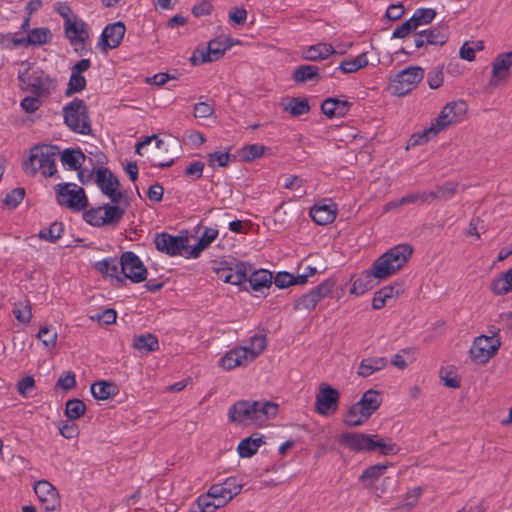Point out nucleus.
Wrapping results in <instances>:
<instances>
[{"mask_svg":"<svg viewBox=\"0 0 512 512\" xmlns=\"http://www.w3.org/2000/svg\"><path fill=\"white\" fill-rule=\"evenodd\" d=\"M278 405L272 401H249L240 400L234 403L228 411L231 422L244 426L262 424L276 416Z\"/></svg>","mask_w":512,"mask_h":512,"instance_id":"nucleus-1","label":"nucleus"},{"mask_svg":"<svg viewBox=\"0 0 512 512\" xmlns=\"http://www.w3.org/2000/svg\"><path fill=\"white\" fill-rule=\"evenodd\" d=\"M59 148L55 145H36L30 151V156L23 162L22 168L26 174L35 175L38 171L44 177H52L57 172L56 156Z\"/></svg>","mask_w":512,"mask_h":512,"instance_id":"nucleus-2","label":"nucleus"},{"mask_svg":"<svg viewBox=\"0 0 512 512\" xmlns=\"http://www.w3.org/2000/svg\"><path fill=\"white\" fill-rule=\"evenodd\" d=\"M413 248L409 244H399L379 256L374 261L376 279H387L403 268L412 256Z\"/></svg>","mask_w":512,"mask_h":512,"instance_id":"nucleus-3","label":"nucleus"},{"mask_svg":"<svg viewBox=\"0 0 512 512\" xmlns=\"http://www.w3.org/2000/svg\"><path fill=\"white\" fill-rule=\"evenodd\" d=\"M64 123L75 133L90 135L92 132L88 107L84 100L75 98L64 106Z\"/></svg>","mask_w":512,"mask_h":512,"instance_id":"nucleus-4","label":"nucleus"},{"mask_svg":"<svg viewBox=\"0 0 512 512\" xmlns=\"http://www.w3.org/2000/svg\"><path fill=\"white\" fill-rule=\"evenodd\" d=\"M424 78V69L409 66L390 79L389 89L393 95L404 96L417 87Z\"/></svg>","mask_w":512,"mask_h":512,"instance_id":"nucleus-5","label":"nucleus"},{"mask_svg":"<svg viewBox=\"0 0 512 512\" xmlns=\"http://www.w3.org/2000/svg\"><path fill=\"white\" fill-rule=\"evenodd\" d=\"M56 198L59 205L73 211H81L88 206L85 190L74 183L57 184Z\"/></svg>","mask_w":512,"mask_h":512,"instance_id":"nucleus-6","label":"nucleus"},{"mask_svg":"<svg viewBox=\"0 0 512 512\" xmlns=\"http://www.w3.org/2000/svg\"><path fill=\"white\" fill-rule=\"evenodd\" d=\"M251 269V264L231 258L221 261L215 268V273L218 279L225 283L240 285L246 282L247 274Z\"/></svg>","mask_w":512,"mask_h":512,"instance_id":"nucleus-7","label":"nucleus"},{"mask_svg":"<svg viewBox=\"0 0 512 512\" xmlns=\"http://www.w3.org/2000/svg\"><path fill=\"white\" fill-rule=\"evenodd\" d=\"M119 264L124 281L129 279L133 283H141L147 278V269L141 259L132 251L122 253Z\"/></svg>","mask_w":512,"mask_h":512,"instance_id":"nucleus-8","label":"nucleus"},{"mask_svg":"<svg viewBox=\"0 0 512 512\" xmlns=\"http://www.w3.org/2000/svg\"><path fill=\"white\" fill-rule=\"evenodd\" d=\"M500 339H494L487 335L477 336L470 348V356L478 364L487 363L499 350Z\"/></svg>","mask_w":512,"mask_h":512,"instance_id":"nucleus-9","label":"nucleus"},{"mask_svg":"<svg viewBox=\"0 0 512 512\" xmlns=\"http://www.w3.org/2000/svg\"><path fill=\"white\" fill-rule=\"evenodd\" d=\"M335 285L332 279H326L310 292L303 294L294 302L295 311H311L327 295H329Z\"/></svg>","mask_w":512,"mask_h":512,"instance_id":"nucleus-10","label":"nucleus"},{"mask_svg":"<svg viewBox=\"0 0 512 512\" xmlns=\"http://www.w3.org/2000/svg\"><path fill=\"white\" fill-rule=\"evenodd\" d=\"M156 249L168 256L182 255L184 250L189 248L188 237L174 236L167 232L157 233L154 237Z\"/></svg>","mask_w":512,"mask_h":512,"instance_id":"nucleus-11","label":"nucleus"},{"mask_svg":"<svg viewBox=\"0 0 512 512\" xmlns=\"http://www.w3.org/2000/svg\"><path fill=\"white\" fill-rule=\"evenodd\" d=\"M467 103L464 100H457L447 103L441 113L433 122L440 131L444 130L451 124L462 121L467 113Z\"/></svg>","mask_w":512,"mask_h":512,"instance_id":"nucleus-12","label":"nucleus"},{"mask_svg":"<svg viewBox=\"0 0 512 512\" xmlns=\"http://www.w3.org/2000/svg\"><path fill=\"white\" fill-rule=\"evenodd\" d=\"M95 175V182L101 192L108 196L112 203H119L123 199V193L119 190L118 178L108 168H99Z\"/></svg>","mask_w":512,"mask_h":512,"instance_id":"nucleus-13","label":"nucleus"},{"mask_svg":"<svg viewBox=\"0 0 512 512\" xmlns=\"http://www.w3.org/2000/svg\"><path fill=\"white\" fill-rule=\"evenodd\" d=\"M340 394L329 384L321 383L315 399V411L320 415L334 414L338 409Z\"/></svg>","mask_w":512,"mask_h":512,"instance_id":"nucleus-14","label":"nucleus"},{"mask_svg":"<svg viewBox=\"0 0 512 512\" xmlns=\"http://www.w3.org/2000/svg\"><path fill=\"white\" fill-rule=\"evenodd\" d=\"M449 39L447 25L441 24L431 29L420 30L414 34V44L417 49L428 45L443 46Z\"/></svg>","mask_w":512,"mask_h":512,"instance_id":"nucleus-15","label":"nucleus"},{"mask_svg":"<svg viewBox=\"0 0 512 512\" xmlns=\"http://www.w3.org/2000/svg\"><path fill=\"white\" fill-rule=\"evenodd\" d=\"M231 44H224L223 40L215 38L209 41L207 49H196L190 58L193 65H200L207 62H214L223 57Z\"/></svg>","mask_w":512,"mask_h":512,"instance_id":"nucleus-16","label":"nucleus"},{"mask_svg":"<svg viewBox=\"0 0 512 512\" xmlns=\"http://www.w3.org/2000/svg\"><path fill=\"white\" fill-rule=\"evenodd\" d=\"M34 491L45 511H55L60 506L58 491L50 482L46 480L37 481L34 484Z\"/></svg>","mask_w":512,"mask_h":512,"instance_id":"nucleus-17","label":"nucleus"},{"mask_svg":"<svg viewBox=\"0 0 512 512\" xmlns=\"http://www.w3.org/2000/svg\"><path fill=\"white\" fill-rule=\"evenodd\" d=\"M241 485L237 483L235 478H227L221 484H215L210 487V495L215 500H219L220 505H226L241 491Z\"/></svg>","mask_w":512,"mask_h":512,"instance_id":"nucleus-18","label":"nucleus"},{"mask_svg":"<svg viewBox=\"0 0 512 512\" xmlns=\"http://www.w3.org/2000/svg\"><path fill=\"white\" fill-rule=\"evenodd\" d=\"M125 31V25L120 21L108 24L101 34L98 45L102 46L104 50L117 48L124 37Z\"/></svg>","mask_w":512,"mask_h":512,"instance_id":"nucleus-19","label":"nucleus"},{"mask_svg":"<svg viewBox=\"0 0 512 512\" xmlns=\"http://www.w3.org/2000/svg\"><path fill=\"white\" fill-rule=\"evenodd\" d=\"M19 79L26 84V90L38 97L48 96L51 90L54 89L53 80L48 75L32 74L28 77L27 81L22 76Z\"/></svg>","mask_w":512,"mask_h":512,"instance_id":"nucleus-20","label":"nucleus"},{"mask_svg":"<svg viewBox=\"0 0 512 512\" xmlns=\"http://www.w3.org/2000/svg\"><path fill=\"white\" fill-rule=\"evenodd\" d=\"M370 434L360 432H344L339 436V443L350 450L367 452Z\"/></svg>","mask_w":512,"mask_h":512,"instance_id":"nucleus-21","label":"nucleus"},{"mask_svg":"<svg viewBox=\"0 0 512 512\" xmlns=\"http://www.w3.org/2000/svg\"><path fill=\"white\" fill-rule=\"evenodd\" d=\"M65 36L69 39L71 45H79L86 42L89 38V33L87 29V24L80 21H72L65 23Z\"/></svg>","mask_w":512,"mask_h":512,"instance_id":"nucleus-22","label":"nucleus"},{"mask_svg":"<svg viewBox=\"0 0 512 512\" xmlns=\"http://www.w3.org/2000/svg\"><path fill=\"white\" fill-rule=\"evenodd\" d=\"M246 281L253 291H261L263 288H269L272 285L273 275L272 272L266 269L255 270L252 266L251 271L248 272Z\"/></svg>","mask_w":512,"mask_h":512,"instance_id":"nucleus-23","label":"nucleus"},{"mask_svg":"<svg viewBox=\"0 0 512 512\" xmlns=\"http://www.w3.org/2000/svg\"><path fill=\"white\" fill-rule=\"evenodd\" d=\"M512 66V51L497 55L492 62V77L504 80L509 77Z\"/></svg>","mask_w":512,"mask_h":512,"instance_id":"nucleus-24","label":"nucleus"},{"mask_svg":"<svg viewBox=\"0 0 512 512\" xmlns=\"http://www.w3.org/2000/svg\"><path fill=\"white\" fill-rule=\"evenodd\" d=\"M337 215V209L335 205H314L310 209L311 219L318 225H328L332 223Z\"/></svg>","mask_w":512,"mask_h":512,"instance_id":"nucleus-25","label":"nucleus"},{"mask_svg":"<svg viewBox=\"0 0 512 512\" xmlns=\"http://www.w3.org/2000/svg\"><path fill=\"white\" fill-rule=\"evenodd\" d=\"M321 78V69L316 65H300L292 73V79L299 84L309 81L318 82Z\"/></svg>","mask_w":512,"mask_h":512,"instance_id":"nucleus-26","label":"nucleus"},{"mask_svg":"<svg viewBox=\"0 0 512 512\" xmlns=\"http://www.w3.org/2000/svg\"><path fill=\"white\" fill-rule=\"evenodd\" d=\"M387 359L385 357H369L363 359L358 367L357 375L360 377H369L373 373L384 369L387 366Z\"/></svg>","mask_w":512,"mask_h":512,"instance_id":"nucleus-27","label":"nucleus"},{"mask_svg":"<svg viewBox=\"0 0 512 512\" xmlns=\"http://www.w3.org/2000/svg\"><path fill=\"white\" fill-rule=\"evenodd\" d=\"M334 53L335 50L331 44L318 43L305 49L302 58L307 61H319L328 58Z\"/></svg>","mask_w":512,"mask_h":512,"instance_id":"nucleus-28","label":"nucleus"},{"mask_svg":"<svg viewBox=\"0 0 512 512\" xmlns=\"http://www.w3.org/2000/svg\"><path fill=\"white\" fill-rule=\"evenodd\" d=\"M374 264L371 270L363 271L360 276L353 282L350 293L356 296L364 294L366 291L371 290L375 283Z\"/></svg>","mask_w":512,"mask_h":512,"instance_id":"nucleus-29","label":"nucleus"},{"mask_svg":"<svg viewBox=\"0 0 512 512\" xmlns=\"http://www.w3.org/2000/svg\"><path fill=\"white\" fill-rule=\"evenodd\" d=\"M132 346L135 350L147 354L159 349V341L154 334L146 333L134 336Z\"/></svg>","mask_w":512,"mask_h":512,"instance_id":"nucleus-30","label":"nucleus"},{"mask_svg":"<svg viewBox=\"0 0 512 512\" xmlns=\"http://www.w3.org/2000/svg\"><path fill=\"white\" fill-rule=\"evenodd\" d=\"M400 285H387L376 291L372 300V308L374 310L382 309L388 299L397 297L401 293Z\"/></svg>","mask_w":512,"mask_h":512,"instance_id":"nucleus-31","label":"nucleus"},{"mask_svg":"<svg viewBox=\"0 0 512 512\" xmlns=\"http://www.w3.org/2000/svg\"><path fill=\"white\" fill-rule=\"evenodd\" d=\"M90 390L92 396L97 400H107L119 392V389L115 383L105 380L93 383Z\"/></svg>","mask_w":512,"mask_h":512,"instance_id":"nucleus-32","label":"nucleus"},{"mask_svg":"<svg viewBox=\"0 0 512 512\" xmlns=\"http://www.w3.org/2000/svg\"><path fill=\"white\" fill-rule=\"evenodd\" d=\"M104 213H102L101 222L102 226H113L116 227L122 220L126 210L117 205L105 204L102 207Z\"/></svg>","mask_w":512,"mask_h":512,"instance_id":"nucleus-33","label":"nucleus"},{"mask_svg":"<svg viewBox=\"0 0 512 512\" xmlns=\"http://www.w3.org/2000/svg\"><path fill=\"white\" fill-rule=\"evenodd\" d=\"M86 156L81 149L67 148L61 153V162L70 170H79L85 161Z\"/></svg>","mask_w":512,"mask_h":512,"instance_id":"nucleus-34","label":"nucleus"},{"mask_svg":"<svg viewBox=\"0 0 512 512\" xmlns=\"http://www.w3.org/2000/svg\"><path fill=\"white\" fill-rule=\"evenodd\" d=\"M357 404L370 418L381 405L380 393L373 389L367 390Z\"/></svg>","mask_w":512,"mask_h":512,"instance_id":"nucleus-35","label":"nucleus"},{"mask_svg":"<svg viewBox=\"0 0 512 512\" xmlns=\"http://www.w3.org/2000/svg\"><path fill=\"white\" fill-rule=\"evenodd\" d=\"M283 110L293 117H299L310 111V104L306 97H291L283 103Z\"/></svg>","mask_w":512,"mask_h":512,"instance_id":"nucleus-36","label":"nucleus"},{"mask_svg":"<svg viewBox=\"0 0 512 512\" xmlns=\"http://www.w3.org/2000/svg\"><path fill=\"white\" fill-rule=\"evenodd\" d=\"M119 261L116 258L104 259L96 262L95 268L104 276L113 278L117 284H123L124 278L118 276Z\"/></svg>","mask_w":512,"mask_h":512,"instance_id":"nucleus-37","label":"nucleus"},{"mask_svg":"<svg viewBox=\"0 0 512 512\" xmlns=\"http://www.w3.org/2000/svg\"><path fill=\"white\" fill-rule=\"evenodd\" d=\"M392 465L393 464L390 462L372 465L363 471L359 480L362 481L366 487H371L374 481L379 479Z\"/></svg>","mask_w":512,"mask_h":512,"instance_id":"nucleus-38","label":"nucleus"},{"mask_svg":"<svg viewBox=\"0 0 512 512\" xmlns=\"http://www.w3.org/2000/svg\"><path fill=\"white\" fill-rule=\"evenodd\" d=\"M264 443L262 436L254 438L253 436L247 437L240 441L237 451L242 458L252 457L258 448Z\"/></svg>","mask_w":512,"mask_h":512,"instance_id":"nucleus-39","label":"nucleus"},{"mask_svg":"<svg viewBox=\"0 0 512 512\" xmlns=\"http://www.w3.org/2000/svg\"><path fill=\"white\" fill-rule=\"evenodd\" d=\"M457 188L458 184L453 181L438 185L435 190L428 192L429 202L433 200H448L455 195Z\"/></svg>","mask_w":512,"mask_h":512,"instance_id":"nucleus-40","label":"nucleus"},{"mask_svg":"<svg viewBox=\"0 0 512 512\" xmlns=\"http://www.w3.org/2000/svg\"><path fill=\"white\" fill-rule=\"evenodd\" d=\"M439 132V128H437V126L434 125V122L432 121L430 127L425 128L422 132H416L410 137L407 148L409 146L425 144L429 140L435 138Z\"/></svg>","mask_w":512,"mask_h":512,"instance_id":"nucleus-41","label":"nucleus"},{"mask_svg":"<svg viewBox=\"0 0 512 512\" xmlns=\"http://www.w3.org/2000/svg\"><path fill=\"white\" fill-rule=\"evenodd\" d=\"M368 419V415L361 409V406L355 403L348 410L344 422L348 427H357Z\"/></svg>","mask_w":512,"mask_h":512,"instance_id":"nucleus-42","label":"nucleus"},{"mask_svg":"<svg viewBox=\"0 0 512 512\" xmlns=\"http://www.w3.org/2000/svg\"><path fill=\"white\" fill-rule=\"evenodd\" d=\"M86 411V405L81 399H70L65 405V415L69 420H77L81 418Z\"/></svg>","mask_w":512,"mask_h":512,"instance_id":"nucleus-43","label":"nucleus"},{"mask_svg":"<svg viewBox=\"0 0 512 512\" xmlns=\"http://www.w3.org/2000/svg\"><path fill=\"white\" fill-rule=\"evenodd\" d=\"M50 37L51 32L48 28H34L30 31L28 36L25 37V41L28 45L41 46L48 43Z\"/></svg>","mask_w":512,"mask_h":512,"instance_id":"nucleus-44","label":"nucleus"},{"mask_svg":"<svg viewBox=\"0 0 512 512\" xmlns=\"http://www.w3.org/2000/svg\"><path fill=\"white\" fill-rule=\"evenodd\" d=\"M368 65V58L366 53H361L356 58L352 60L342 61L339 65V69L343 73H353L358 71L361 68H364Z\"/></svg>","mask_w":512,"mask_h":512,"instance_id":"nucleus-45","label":"nucleus"},{"mask_svg":"<svg viewBox=\"0 0 512 512\" xmlns=\"http://www.w3.org/2000/svg\"><path fill=\"white\" fill-rule=\"evenodd\" d=\"M436 14L437 12L432 8H419L414 12L411 19L418 30L421 25L430 24L435 19Z\"/></svg>","mask_w":512,"mask_h":512,"instance_id":"nucleus-46","label":"nucleus"},{"mask_svg":"<svg viewBox=\"0 0 512 512\" xmlns=\"http://www.w3.org/2000/svg\"><path fill=\"white\" fill-rule=\"evenodd\" d=\"M267 339L263 334H255L250 338L249 354L250 361L255 360L266 348Z\"/></svg>","mask_w":512,"mask_h":512,"instance_id":"nucleus-47","label":"nucleus"},{"mask_svg":"<svg viewBox=\"0 0 512 512\" xmlns=\"http://www.w3.org/2000/svg\"><path fill=\"white\" fill-rule=\"evenodd\" d=\"M64 227L61 222L52 223L49 228H44L39 232V238L55 243L63 233Z\"/></svg>","mask_w":512,"mask_h":512,"instance_id":"nucleus-48","label":"nucleus"},{"mask_svg":"<svg viewBox=\"0 0 512 512\" xmlns=\"http://www.w3.org/2000/svg\"><path fill=\"white\" fill-rule=\"evenodd\" d=\"M196 503L198 509H201L202 512H214L216 509L225 506L220 505L219 500H215L213 496L210 495V490H208L206 494L199 496Z\"/></svg>","mask_w":512,"mask_h":512,"instance_id":"nucleus-49","label":"nucleus"},{"mask_svg":"<svg viewBox=\"0 0 512 512\" xmlns=\"http://www.w3.org/2000/svg\"><path fill=\"white\" fill-rule=\"evenodd\" d=\"M57 332L49 326H42L37 334V338L47 348H55L57 344Z\"/></svg>","mask_w":512,"mask_h":512,"instance_id":"nucleus-50","label":"nucleus"},{"mask_svg":"<svg viewBox=\"0 0 512 512\" xmlns=\"http://www.w3.org/2000/svg\"><path fill=\"white\" fill-rule=\"evenodd\" d=\"M85 87H86L85 77L82 75H79V74L71 73L65 95L71 96L72 94L83 91L85 89Z\"/></svg>","mask_w":512,"mask_h":512,"instance_id":"nucleus-51","label":"nucleus"},{"mask_svg":"<svg viewBox=\"0 0 512 512\" xmlns=\"http://www.w3.org/2000/svg\"><path fill=\"white\" fill-rule=\"evenodd\" d=\"M266 150V147L262 144H251L246 145L242 148V157L246 162L253 161L261 157Z\"/></svg>","mask_w":512,"mask_h":512,"instance_id":"nucleus-52","label":"nucleus"},{"mask_svg":"<svg viewBox=\"0 0 512 512\" xmlns=\"http://www.w3.org/2000/svg\"><path fill=\"white\" fill-rule=\"evenodd\" d=\"M25 197V189L24 188H14L10 191L6 197L3 199V204L10 209L16 208Z\"/></svg>","mask_w":512,"mask_h":512,"instance_id":"nucleus-53","label":"nucleus"},{"mask_svg":"<svg viewBox=\"0 0 512 512\" xmlns=\"http://www.w3.org/2000/svg\"><path fill=\"white\" fill-rule=\"evenodd\" d=\"M444 81L443 66H437L431 69L427 75V83L431 89H437L442 86Z\"/></svg>","mask_w":512,"mask_h":512,"instance_id":"nucleus-54","label":"nucleus"},{"mask_svg":"<svg viewBox=\"0 0 512 512\" xmlns=\"http://www.w3.org/2000/svg\"><path fill=\"white\" fill-rule=\"evenodd\" d=\"M424 204V203H430L429 202V196L428 192H422V193H413L410 195H406L395 202V205H404V204Z\"/></svg>","mask_w":512,"mask_h":512,"instance_id":"nucleus-55","label":"nucleus"},{"mask_svg":"<svg viewBox=\"0 0 512 512\" xmlns=\"http://www.w3.org/2000/svg\"><path fill=\"white\" fill-rule=\"evenodd\" d=\"M412 32L416 33V32H418V30L416 29L415 24L412 21V19L409 18L408 20L403 22L401 25H399L393 31L392 37L403 39V38L407 37L409 34H411Z\"/></svg>","mask_w":512,"mask_h":512,"instance_id":"nucleus-56","label":"nucleus"},{"mask_svg":"<svg viewBox=\"0 0 512 512\" xmlns=\"http://www.w3.org/2000/svg\"><path fill=\"white\" fill-rule=\"evenodd\" d=\"M83 218L88 224L92 226L102 227V224H100L101 218H103L102 207H96L86 210L83 214Z\"/></svg>","mask_w":512,"mask_h":512,"instance_id":"nucleus-57","label":"nucleus"},{"mask_svg":"<svg viewBox=\"0 0 512 512\" xmlns=\"http://www.w3.org/2000/svg\"><path fill=\"white\" fill-rule=\"evenodd\" d=\"M60 434L66 439H73L79 435V428L72 420L65 421L59 426Z\"/></svg>","mask_w":512,"mask_h":512,"instance_id":"nucleus-58","label":"nucleus"},{"mask_svg":"<svg viewBox=\"0 0 512 512\" xmlns=\"http://www.w3.org/2000/svg\"><path fill=\"white\" fill-rule=\"evenodd\" d=\"M76 386V376L72 371L62 374L56 382V387H61L64 390H70Z\"/></svg>","mask_w":512,"mask_h":512,"instance_id":"nucleus-59","label":"nucleus"},{"mask_svg":"<svg viewBox=\"0 0 512 512\" xmlns=\"http://www.w3.org/2000/svg\"><path fill=\"white\" fill-rule=\"evenodd\" d=\"M116 318H117V313L112 308H107L95 316H90V319L97 320L98 322L103 323L105 325L115 323Z\"/></svg>","mask_w":512,"mask_h":512,"instance_id":"nucleus-60","label":"nucleus"},{"mask_svg":"<svg viewBox=\"0 0 512 512\" xmlns=\"http://www.w3.org/2000/svg\"><path fill=\"white\" fill-rule=\"evenodd\" d=\"M512 288L508 285L507 280H505L502 275L498 278H495L491 283V291L495 295H504L510 292Z\"/></svg>","mask_w":512,"mask_h":512,"instance_id":"nucleus-61","label":"nucleus"},{"mask_svg":"<svg viewBox=\"0 0 512 512\" xmlns=\"http://www.w3.org/2000/svg\"><path fill=\"white\" fill-rule=\"evenodd\" d=\"M13 314L19 322L29 323L32 317L31 306L29 304H26L23 305V307L21 308L17 304H15Z\"/></svg>","mask_w":512,"mask_h":512,"instance_id":"nucleus-62","label":"nucleus"},{"mask_svg":"<svg viewBox=\"0 0 512 512\" xmlns=\"http://www.w3.org/2000/svg\"><path fill=\"white\" fill-rule=\"evenodd\" d=\"M273 279L276 287L283 289L289 286H293L292 279H294V275L289 272L283 271L278 272Z\"/></svg>","mask_w":512,"mask_h":512,"instance_id":"nucleus-63","label":"nucleus"},{"mask_svg":"<svg viewBox=\"0 0 512 512\" xmlns=\"http://www.w3.org/2000/svg\"><path fill=\"white\" fill-rule=\"evenodd\" d=\"M20 105L25 112L34 113L42 105V102L38 96H27L24 99H22Z\"/></svg>","mask_w":512,"mask_h":512,"instance_id":"nucleus-64","label":"nucleus"}]
</instances>
